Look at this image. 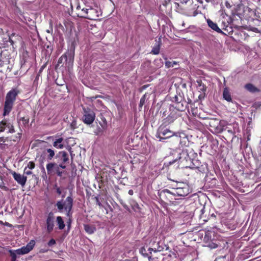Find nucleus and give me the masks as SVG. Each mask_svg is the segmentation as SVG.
<instances>
[{
  "mask_svg": "<svg viewBox=\"0 0 261 261\" xmlns=\"http://www.w3.org/2000/svg\"><path fill=\"white\" fill-rule=\"evenodd\" d=\"M74 58V50L68 49L58 59L57 64L55 65V70H70L73 65Z\"/></svg>",
  "mask_w": 261,
  "mask_h": 261,
  "instance_id": "obj_1",
  "label": "nucleus"
},
{
  "mask_svg": "<svg viewBox=\"0 0 261 261\" xmlns=\"http://www.w3.org/2000/svg\"><path fill=\"white\" fill-rule=\"evenodd\" d=\"M173 136L177 137V140H179V138H180V143L181 144L183 143L184 145L186 144L188 141V139L184 133H174L167 128H165L164 127H160L158 131V138L160 139V141H161L163 139L169 138Z\"/></svg>",
  "mask_w": 261,
  "mask_h": 261,
  "instance_id": "obj_2",
  "label": "nucleus"
},
{
  "mask_svg": "<svg viewBox=\"0 0 261 261\" xmlns=\"http://www.w3.org/2000/svg\"><path fill=\"white\" fill-rule=\"evenodd\" d=\"M20 92V90L16 87L12 88L7 93L4 106V116L9 115L12 109L16 97Z\"/></svg>",
  "mask_w": 261,
  "mask_h": 261,
  "instance_id": "obj_3",
  "label": "nucleus"
},
{
  "mask_svg": "<svg viewBox=\"0 0 261 261\" xmlns=\"http://www.w3.org/2000/svg\"><path fill=\"white\" fill-rule=\"evenodd\" d=\"M73 201V199L71 196H68L64 203L62 201H59L57 202L56 205L60 212H62L64 208L66 212L67 216L70 217V211L72 208Z\"/></svg>",
  "mask_w": 261,
  "mask_h": 261,
  "instance_id": "obj_4",
  "label": "nucleus"
},
{
  "mask_svg": "<svg viewBox=\"0 0 261 261\" xmlns=\"http://www.w3.org/2000/svg\"><path fill=\"white\" fill-rule=\"evenodd\" d=\"M182 187H176V189L172 192L166 189L163 191L164 194L177 195L180 196H185L190 193L189 186L186 183H180Z\"/></svg>",
  "mask_w": 261,
  "mask_h": 261,
  "instance_id": "obj_5",
  "label": "nucleus"
},
{
  "mask_svg": "<svg viewBox=\"0 0 261 261\" xmlns=\"http://www.w3.org/2000/svg\"><path fill=\"white\" fill-rule=\"evenodd\" d=\"M83 122L87 124L90 125L92 124L95 118V114L94 112L88 108H83Z\"/></svg>",
  "mask_w": 261,
  "mask_h": 261,
  "instance_id": "obj_6",
  "label": "nucleus"
},
{
  "mask_svg": "<svg viewBox=\"0 0 261 261\" xmlns=\"http://www.w3.org/2000/svg\"><path fill=\"white\" fill-rule=\"evenodd\" d=\"M7 130L8 133L12 134L15 132L13 124L5 119L0 122V133Z\"/></svg>",
  "mask_w": 261,
  "mask_h": 261,
  "instance_id": "obj_7",
  "label": "nucleus"
},
{
  "mask_svg": "<svg viewBox=\"0 0 261 261\" xmlns=\"http://www.w3.org/2000/svg\"><path fill=\"white\" fill-rule=\"evenodd\" d=\"M33 59L28 56H23L21 60L20 69L22 72H27L33 65Z\"/></svg>",
  "mask_w": 261,
  "mask_h": 261,
  "instance_id": "obj_8",
  "label": "nucleus"
},
{
  "mask_svg": "<svg viewBox=\"0 0 261 261\" xmlns=\"http://www.w3.org/2000/svg\"><path fill=\"white\" fill-rule=\"evenodd\" d=\"M0 62V66L5 67L7 69H9L10 71L13 69L14 64V59L1 56Z\"/></svg>",
  "mask_w": 261,
  "mask_h": 261,
  "instance_id": "obj_9",
  "label": "nucleus"
},
{
  "mask_svg": "<svg viewBox=\"0 0 261 261\" xmlns=\"http://www.w3.org/2000/svg\"><path fill=\"white\" fill-rule=\"evenodd\" d=\"M35 243H36L34 240H31L30 242L25 246H23L21 248L16 250L17 254L19 255H23L29 253L33 249Z\"/></svg>",
  "mask_w": 261,
  "mask_h": 261,
  "instance_id": "obj_10",
  "label": "nucleus"
},
{
  "mask_svg": "<svg viewBox=\"0 0 261 261\" xmlns=\"http://www.w3.org/2000/svg\"><path fill=\"white\" fill-rule=\"evenodd\" d=\"M183 99L180 95H174L171 99L172 102L174 103V106L179 111H182L184 109L182 101Z\"/></svg>",
  "mask_w": 261,
  "mask_h": 261,
  "instance_id": "obj_11",
  "label": "nucleus"
},
{
  "mask_svg": "<svg viewBox=\"0 0 261 261\" xmlns=\"http://www.w3.org/2000/svg\"><path fill=\"white\" fill-rule=\"evenodd\" d=\"M55 219L54 214L52 212L49 213L46 219V228L48 232H51L54 229Z\"/></svg>",
  "mask_w": 261,
  "mask_h": 261,
  "instance_id": "obj_12",
  "label": "nucleus"
},
{
  "mask_svg": "<svg viewBox=\"0 0 261 261\" xmlns=\"http://www.w3.org/2000/svg\"><path fill=\"white\" fill-rule=\"evenodd\" d=\"M12 175L18 184H20L22 187L25 185L27 179V176L15 172L12 173Z\"/></svg>",
  "mask_w": 261,
  "mask_h": 261,
  "instance_id": "obj_13",
  "label": "nucleus"
},
{
  "mask_svg": "<svg viewBox=\"0 0 261 261\" xmlns=\"http://www.w3.org/2000/svg\"><path fill=\"white\" fill-rule=\"evenodd\" d=\"M98 17V11L94 8H90L89 9L87 15L85 16V18L90 20H95Z\"/></svg>",
  "mask_w": 261,
  "mask_h": 261,
  "instance_id": "obj_14",
  "label": "nucleus"
},
{
  "mask_svg": "<svg viewBox=\"0 0 261 261\" xmlns=\"http://www.w3.org/2000/svg\"><path fill=\"white\" fill-rule=\"evenodd\" d=\"M207 23L208 26L214 31L217 32V33L224 34L223 31L218 27V25L216 23L214 22L210 19H207Z\"/></svg>",
  "mask_w": 261,
  "mask_h": 261,
  "instance_id": "obj_15",
  "label": "nucleus"
},
{
  "mask_svg": "<svg viewBox=\"0 0 261 261\" xmlns=\"http://www.w3.org/2000/svg\"><path fill=\"white\" fill-rule=\"evenodd\" d=\"M53 146L57 149H62L64 147L63 138L59 137L54 140Z\"/></svg>",
  "mask_w": 261,
  "mask_h": 261,
  "instance_id": "obj_16",
  "label": "nucleus"
},
{
  "mask_svg": "<svg viewBox=\"0 0 261 261\" xmlns=\"http://www.w3.org/2000/svg\"><path fill=\"white\" fill-rule=\"evenodd\" d=\"M156 44L153 47L150 53L153 55H158L160 53V46L162 44L161 38H159V40H155Z\"/></svg>",
  "mask_w": 261,
  "mask_h": 261,
  "instance_id": "obj_17",
  "label": "nucleus"
},
{
  "mask_svg": "<svg viewBox=\"0 0 261 261\" xmlns=\"http://www.w3.org/2000/svg\"><path fill=\"white\" fill-rule=\"evenodd\" d=\"M84 227L85 231L88 234L93 233L96 229L94 225L85 224Z\"/></svg>",
  "mask_w": 261,
  "mask_h": 261,
  "instance_id": "obj_18",
  "label": "nucleus"
},
{
  "mask_svg": "<svg viewBox=\"0 0 261 261\" xmlns=\"http://www.w3.org/2000/svg\"><path fill=\"white\" fill-rule=\"evenodd\" d=\"M223 98L227 101L231 100V97L229 91L227 88H225L223 93Z\"/></svg>",
  "mask_w": 261,
  "mask_h": 261,
  "instance_id": "obj_19",
  "label": "nucleus"
},
{
  "mask_svg": "<svg viewBox=\"0 0 261 261\" xmlns=\"http://www.w3.org/2000/svg\"><path fill=\"white\" fill-rule=\"evenodd\" d=\"M245 87L248 91L251 92H256L259 91V90L251 83L246 84Z\"/></svg>",
  "mask_w": 261,
  "mask_h": 261,
  "instance_id": "obj_20",
  "label": "nucleus"
},
{
  "mask_svg": "<svg viewBox=\"0 0 261 261\" xmlns=\"http://www.w3.org/2000/svg\"><path fill=\"white\" fill-rule=\"evenodd\" d=\"M57 223L60 229L62 230L65 228V225L64 222L61 216H58L57 217Z\"/></svg>",
  "mask_w": 261,
  "mask_h": 261,
  "instance_id": "obj_21",
  "label": "nucleus"
},
{
  "mask_svg": "<svg viewBox=\"0 0 261 261\" xmlns=\"http://www.w3.org/2000/svg\"><path fill=\"white\" fill-rule=\"evenodd\" d=\"M53 50V48L51 46H50L49 45H47L46 46V49L45 53L46 54L45 60H48V61L49 60L50 55L51 54Z\"/></svg>",
  "mask_w": 261,
  "mask_h": 261,
  "instance_id": "obj_22",
  "label": "nucleus"
},
{
  "mask_svg": "<svg viewBox=\"0 0 261 261\" xmlns=\"http://www.w3.org/2000/svg\"><path fill=\"white\" fill-rule=\"evenodd\" d=\"M45 60V62L43 64V65H42L41 66V67L40 69H39V71L35 78L34 82L38 81L40 80L39 76L40 75V74L41 73L43 70L46 67L47 64L49 61H48V60Z\"/></svg>",
  "mask_w": 261,
  "mask_h": 261,
  "instance_id": "obj_23",
  "label": "nucleus"
},
{
  "mask_svg": "<svg viewBox=\"0 0 261 261\" xmlns=\"http://www.w3.org/2000/svg\"><path fill=\"white\" fill-rule=\"evenodd\" d=\"M62 154L61 160L63 163H66L69 160L68 155L65 151H62L60 152Z\"/></svg>",
  "mask_w": 261,
  "mask_h": 261,
  "instance_id": "obj_24",
  "label": "nucleus"
},
{
  "mask_svg": "<svg viewBox=\"0 0 261 261\" xmlns=\"http://www.w3.org/2000/svg\"><path fill=\"white\" fill-rule=\"evenodd\" d=\"M56 164L50 163L47 164L46 165V169L47 171V173L48 174H51L53 169L55 168Z\"/></svg>",
  "mask_w": 261,
  "mask_h": 261,
  "instance_id": "obj_25",
  "label": "nucleus"
},
{
  "mask_svg": "<svg viewBox=\"0 0 261 261\" xmlns=\"http://www.w3.org/2000/svg\"><path fill=\"white\" fill-rule=\"evenodd\" d=\"M88 11H89V9L83 8L81 10V13L78 14V16L80 17L85 18V16H86L87 15Z\"/></svg>",
  "mask_w": 261,
  "mask_h": 261,
  "instance_id": "obj_26",
  "label": "nucleus"
},
{
  "mask_svg": "<svg viewBox=\"0 0 261 261\" xmlns=\"http://www.w3.org/2000/svg\"><path fill=\"white\" fill-rule=\"evenodd\" d=\"M46 151L47 152V153H48V155L47 156L48 159L51 160L55 155V151L53 149L50 148L47 149L46 150Z\"/></svg>",
  "mask_w": 261,
  "mask_h": 261,
  "instance_id": "obj_27",
  "label": "nucleus"
},
{
  "mask_svg": "<svg viewBox=\"0 0 261 261\" xmlns=\"http://www.w3.org/2000/svg\"><path fill=\"white\" fill-rule=\"evenodd\" d=\"M177 62L176 61L170 62L166 61L165 62V66L166 68H169L170 67H173L175 65H176Z\"/></svg>",
  "mask_w": 261,
  "mask_h": 261,
  "instance_id": "obj_28",
  "label": "nucleus"
},
{
  "mask_svg": "<svg viewBox=\"0 0 261 261\" xmlns=\"http://www.w3.org/2000/svg\"><path fill=\"white\" fill-rule=\"evenodd\" d=\"M147 94H145L141 98L139 103V107L142 108V106L145 104L146 100L147 99Z\"/></svg>",
  "mask_w": 261,
  "mask_h": 261,
  "instance_id": "obj_29",
  "label": "nucleus"
},
{
  "mask_svg": "<svg viewBox=\"0 0 261 261\" xmlns=\"http://www.w3.org/2000/svg\"><path fill=\"white\" fill-rule=\"evenodd\" d=\"M9 253L10 254L11 256L12 257V261H15L16 259V254H17L16 252V250H9Z\"/></svg>",
  "mask_w": 261,
  "mask_h": 261,
  "instance_id": "obj_30",
  "label": "nucleus"
},
{
  "mask_svg": "<svg viewBox=\"0 0 261 261\" xmlns=\"http://www.w3.org/2000/svg\"><path fill=\"white\" fill-rule=\"evenodd\" d=\"M154 63L157 66L161 67L163 65V62L161 59H156L154 61Z\"/></svg>",
  "mask_w": 261,
  "mask_h": 261,
  "instance_id": "obj_31",
  "label": "nucleus"
},
{
  "mask_svg": "<svg viewBox=\"0 0 261 261\" xmlns=\"http://www.w3.org/2000/svg\"><path fill=\"white\" fill-rule=\"evenodd\" d=\"M251 30L254 32L261 33V26H259V23L258 24L257 28L252 27Z\"/></svg>",
  "mask_w": 261,
  "mask_h": 261,
  "instance_id": "obj_32",
  "label": "nucleus"
},
{
  "mask_svg": "<svg viewBox=\"0 0 261 261\" xmlns=\"http://www.w3.org/2000/svg\"><path fill=\"white\" fill-rule=\"evenodd\" d=\"M35 164L33 162H29L28 164L27 167L25 168H28L29 169L32 170L35 168Z\"/></svg>",
  "mask_w": 261,
  "mask_h": 261,
  "instance_id": "obj_33",
  "label": "nucleus"
},
{
  "mask_svg": "<svg viewBox=\"0 0 261 261\" xmlns=\"http://www.w3.org/2000/svg\"><path fill=\"white\" fill-rule=\"evenodd\" d=\"M198 89L202 91H204L206 89V87L202 83H198Z\"/></svg>",
  "mask_w": 261,
  "mask_h": 261,
  "instance_id": "obj_34",
  "label": "nucleus"
},
{
  "mask_svg": "<svg viewBox=\"0 0 261 261\" xmlns=\"http://www.w3.org/2000/svg\"><path fill=\"white\" fill-rule=\"evenodd\" d=\"M163 248H161L160 247H159L158 249L156 250V249H152V248H149L148 249V251H149L150 253H151V251H153L154 252H156V251H161L162 250Z\"/></svg>",
  "mask_w": 261,
  "mask_h": 261,
  "instance_id": "obj_35",
  "label": "nucleus"
},
{
  "mask_svg": "<svg viewBox=\"0 0 261 261\" xmlns=\"http://www.w3.org/2000/svg\"><path fill=\"white\" fill-rule=\"evenodd\" d=\"M55 244H56V241L52 239H51L48 242V245L49 246H52L53 245H54Z\"/></svg>",
  "mask_w": 261,
  "mask_h": 261,
  "instance_id": "obj_36",
  "label": "nucleus"
},
{
  "mask_svg": "<svg viewBox=\"0 0 261 261\" xmlns=\"http://www.w3.org/2000/svg\"><path fill=\"white\" fill-rule=\"evenodd\" d=\"M24 172L27 175H31L32 174V172L31 171V170L28 169L27 168H25L24 169Z\"/></svg>",
  "mask_w": 261,
  "mask_h": 261,
  "instance_id": "obj_37",
  "label": "nucleus"
},
{
  "mask_svg": "<svg viewBox=\"0 0 261 261\" xmlns=\"http://www.w3.org/2000/svg\"><path fill=\"white\" fill-rule=\"evenodd\" d=\"M58 168H59L58 167V168H57V174H58L59 176H61L62 175V172H60V171L59 170V169H58Z\"/></svg>",
  "mask_w": 261,
  "mask_h": 261,
  "instance_id": "obj_38",
  "label": "nucleus"
},
{
  "mask_svg": "<svg viewBox=\"0 0 261 261\" xmlns=\"http://www.w3.org/2000/svg\"><path fill=\"white\" fill-rule=\"evenodd\" d=\"M217 247V245L215 244H213L212 245H210V247L211 248H215Z\"/></svg>",
  "mask_w": 261,
  "mask_h": 261,
  "instance_id": "obj_39",
  "label": "nucleus"
},
{
  "mask_svg": "<svg viewBox=\"0 0 261 261\" xmlns=\"http://www.w3.org/2000/svg\"><path fill=\"white\" fill-rule=\"evenodd\" d=\"M64 163H62V164H61L60 165H59V167L63 168V169H65L66 168V166L65 165H64Z\"/></svg>",
  "mask_w": 261,
  "mask_h": 261,
  "instance_id": "obj_40",
  "label": "nucleus"
},
{
  "mask_svg": "<svg viewBox=\"0 0 261 261\" xmlns=\"http://www.w3.org/2000/svg\"><path fill=\"white\" fill-rule=\"evenodd\" d=\"M22 120L23 121L24 123H27L29 122V120L27 119H25L24 118H23L22 119Z\"/></svg>",
  "mask_w": 261,
  "mask_h": 261,
  "instance_id": "obj_41",
  "label": "nucleus"
},
{
  "mask_svg": "<svg viewBox=\"0 0 261 261\" xmlns=\"http://www.w3.org/2000/svg\"><path fill=\"white\" fill-rule=\"evenodd\" d=\"M145 250L144 248H142L141 249H140V253H142L143 255H145V254H144V251H145Z\"/></svg>",
  "mask_w": 261,
  "mask_h": 261,
  "instance_id": "obj_42",
  "label": "nucleus"
},
{
  "mask_svg": "<svg viewBox=\"0 0 261 261\" xmlns=\"http://www.w3.org/2000/svg\"><path fill=\"white\" fill-rule=\"evenodd\" d=\"M53 31V28H51L49 30H47L46 31V32H47V33H52Z\"/></svg>",
  "mask_w": 261,
  "mask_h": 261,
  "instance_id": "obj_43",
  "label": "nucleus"
},
{
  "mask_svg": "<svg viewBox=\"0 0 261 261\" xmlns=\"http://www.w3.org/2000/svg\"><path fill=\"white\" fill-rule=\"evenodd\" d=\"M258 77H259V76L257 75H254V76H253V78H254V80H259L258 79Z\"/></svg>",
  "mask_w": 261,
  "mask_h": 261,
  "instance_id": "obj_44",
  "label": "nucleus"
},
{
  "mask_svg": "<svg viewBox=\"0 0 261 261\" xmlns=\"http://www.w3.org/2000/svg\"><path fill=\"white\" fill-rule=\"evenodd\" d=\"M134 192H133V191L132 190H129L128 191V194L130 195H132L133 194Z\"/></svg>",
  "mask_w": 261,
  "mask_h": 261,
  "instance_id": "obj_45",
  "label": "nucleus"
},
{
  "mask_svg": "<svg viewBox=\"0 0 261 261\" xmlns=\"http://www.w3.org/2000/svg\"><path fill=\"white\" fill-rule=\"evenodd\" d=\"M57 191V193L59 194H60L61 193V192L59 189H58Z\"/></svg>",
  "mask_w": 261,
  "mask_h": 261,
  "instance_id": "obj_46",
  "label": "nucleus"
},
{
  "mask_svg": "<svg viewBox=\"0 0 261 261\" xmlns=\"http://www.w3.org/2000/svg\"><path fill=\"white\" fill-rule=\"evenodd\" d=\"M180 182H179V183H177V187H182V186L181 185H179Z\"/></svg>",
  "mask_w": 261,
  "mask_h": 261,
  "instance_id": "obj_47",
  "label": "nucleus"
},
{
  "mask_svg": "<svg viewBox=\"0 0 261 261\" xmlns=\"http://www.w3.org/2000/svg\"><path fill=\"white\" fill-rule=\"evenodd\" d=\"M80 8H81L80 6H77V7H76V9H77V10H79V9H80Z\"/></svg>",
  "mask_w": 261,
  "mask_h": 261,
  "instance_id": "obj_48",
  "label": "nucleus"
},
{
  "mask_svg": "<svg viewBox=\"0 0 261 261\" xmlns=\"http://www.w3.org/2000/svg\"><path fill=\"white\" fill-rule=\"evenodd\" d=\"M175 80H176V81H178L179 80H180V78H179V77H176V78L175 79Z\"/></svg>",
  "mask_w": 261,
  "mask_h": 261,
  "instance_id": "obj_49",
  "label": "nucleus"
},
{
  "mask_svg": "<svg viewBox=\"0 0 261 261\" xmlns=\"http://www.w3.org/2000/svg\"><path fill=\"white\" fill-rule=\"evenodd\" d=\"M2 49H1V48L0 47V55L2 54Z\"/></svg>",
  "mask_w": 261,
  "mask_h": 261,
  "instance_id": "obj_50",
  "label": "nucleus"
},
{
  "mask_svg": "<svg viewBox=\"0 0 261 261\" xmlns=\"http://www.w3.org/2000/svg\"><path fill=\"white\" fill-rule=\"evenodd\" d=\"M164 59L166 60L167 59V58L166 57H164Z\"/></svg>",
  "mask_w": 261,
  "mask_h": 261,
  "instance_id": "obj_51",
  "label": "nucleus"
},
{
  "mask_svg": "<svg viewBox=\"0 0 261 261\" xmlns=\"http://www.w3.org/2000/svg\"><path fill=\"white\" fill-rule=\"evenodd\" d=\"M148 259H149V260H150L151 259V256H149V257H148Z\"/></svg>",
  "mask_w": 261,
  "mask_h": 261,
  "instance_id": "obj_52",
  "label": "nucleus"
},
{
  "mask_svg": "<svg viewBox=\"0 0 261 261\" xmlns=\"http://www.w3.org/2000/svg\"><path fill=\"white\" fill-rule=\"evenodd\" d=\"M183 87H186V84H184L183 85Z\"/></svg>",
  "mask_w": 261,
  "mask_h": 261,
  "instance_id": "obj_53",
  "label": "nucleus"
},
{
  "mask_svg": "<svg viewBox=\"0 0 261 261\" xmlns=\"http://www.w3.org/2000/svg\"><path fill=\"white\" fill-rule=\"evenodd\" d=\"M182 25H183V26H184V25H185V23H182Z\"/></svg>",
  "mask_w": 261,
  "mask_h": 261,
  "instance_id": "obj_54",
  "label": "nucleus"
},
{
  "mask_svg": "<svg viewBox=\"0 0 261 261\" xmlns=\"http://www.w3.org/2000/svg\"><path fill=\"white\" fill-rule=\"evenodd\" d=\"M2 138H0V141H2Z\"/></svg>",
  "mask_w": 261,
  "mask_h": 261,
  "instance_id": "obj_55",
  "label": "nucleus"
},
{
  "mask_svg": "<svg viewBox=\"0 0 261 261\" xmlns=\"http://www.w3.org/2000/svg\"><path fill=\"white\" fill-rule=\"evenodd\" d=\"M57 85H59V84H57ZM60 85H61V86H62L63 85H62V84H61Z\"/></svg>",
  "mask_w": 261,
  "mask_h": 261,
  "instance_id": "obj_56",
  "label": "nucleus"
}]
</instances>
